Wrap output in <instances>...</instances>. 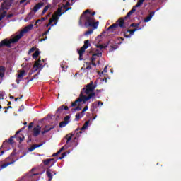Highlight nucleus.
Instances as JSON below:
<instances>
[{"mask_svg": "<svg viewBox=\"0 0 181 181\" xmlns=\"http://www.w3.org/2000/svg\"><path fill=\"white\" fill-rule=\"evenodd\" d=\"M12 6V2L8 1V0H4V2L1 4V8H0V13H2L4 12V9H9L11 6Z\"/></svg>", "mask_w": 181, "mask_h": 181, "instance_id": "nucleus-7", "label": "nucleus"}, {"mask_svg": "<svg viewBox=\"0 0 181 181\" xmlns=\"http://www.w3.org/2000/svg\"><path fill=\"white\" fill-rule=\"evenodd\" d=\"M25 2H26L25 5H28V4L30 3V1L29 0H21V1H20V4H25Z\"/></svg>", "mask_w": 181, "mask_h": 181, "instance_id": "nucleus-46", "label": "nucleus"}, {"mask_svg": "<svg viewBox=\"0 0 181 181\" xmlns=\"http://www.w3.org/2000/svg\"><path fill=\"white\" fill-rule=\"evenodd\" d=\"M35 170V168H32L30 172H29L25 175V179H28L29 181H37L36 180V176L39 175V173H33V172Z\"/></svg>", "mask_w": 181, "mask_h": 181, "instance_id": "nucleus-6", "label": "nucleus"}, {"mask_svg": "<svg viewBox=\"0 0 181 181\" xmlns=\"http://www.w3.org/2000/svg\"><path fill=\"white\" fill-rule=\"evenodd\" d=\"M34 15L35 14L33 13V11L30 12L28 15L26 16V18H25V21L28 22V21H30V19L33 18Z\"/></svg>", "mask_w": 181, "mask_h": 181, "instance_id": "nucleus-22", "label": "nucleus"}, {"mask_svg": "<svg viewBox=\"0 0 181 181\" xmlns=\"http://www.w3.org/2000/svg\"><path fill=\"white\" fill-rule=\"evenodd\" d=\"M66 125H67V122H61L59 123V128H64V127H66Z\"/></svg>", "mask_w": 181, "mask_h": 181, "instance_id": "nucleus-34", "label": "nucleus"}, {"mask_svg": "<svg viewBox=\"0 0 181 181\" xmlns=\"http://www.w3.org/2000/svg\"><path fill=\"white\" fill-rule=\"evenodd\" d=\"M0 71H1V73H5V66H0Z\"/></svg>", "mask_w": 181, "mask_h": 181, "instance_id": "nucleus-50", "label": "nucleus"}, {"mask_svg": "<svg viewBox=\"0 0 181 181\" xmlns=\"http://www.w3.org/2000/svg\"><path fill=\"white\" fill-rule=\"evenodd\" d=\"M83 117H84V114H81V112L77 113L75 116V121H79L80 118H83Z\"/></svg>", "mask_w": 181, "mask_h": 181, "instance_id": "nucleus-23", "label": "nucleus"}, {"mask_svg": "<svg viewBox=\"0 0 181 181\" xmlns=\"http://www.w3.org/2000/svg\"><path fill=\"white\" fill-rule=\"evenodd\" d=\"M52 7V4H47L43 9L42 15H45V12H47L49 8Z\"/></svg>", "mask_w": 181, "mask_h": 181, "instance_id": "nucleus-29", "label": "nucleus"}, {"mask_svg": "<svg viewBox=\"0 0 181 181\" xmlns=\"http://www.w3.org/2000/svg\"><path fill=\"white\" fill-rule=\"evenodd\" d=\"M31 128H33V123H30L28 125V129H30Z\"/></svg>", "mask_w": 181, "mask_h": 181, "instance_id": "nucleus-57", "label": "nucleus"}, {"mask_svg": "<svg viewBox=\"0 0 181 181\" xmlns=\"http://www.w3.org/2000/svg\"><path fill=\"white\" fill-rule=\"evenodd\" d=\"M144 2H145V0H139L136 5L134 6L133 7L136 9V8H139V6H142L144 4Z\"/></svg>", "mask_w": 181, "mask_h": 181, "instance_id": "nucleus-24", "label": "nucleus"}, {"mask_svg": "<svg viewBox=\"0 0 181 181\" xmlns=\"http://www.w3.org/2000/svg\"><path fill=\"white\" fill-rule=\"evenodd\" d=\"M54 128V127H51L49 129H45L44 130H42L41 132L42 135H45V134H47V132H49V131H52V129H53Z\"/></svg>", "mask_w": 181, "mask_h": 181, "instance_id": "nucleus-27", "label": "nucleus"}, {"mask_svg": "<svg viewBox=\"0 0 181 181\" xmlns=\"http://www.w3.org/2000/svg\"><path fill=\"white\" fill-rule=\"evenodd\" d=\"M12 16H13V14H8L7 18L9 19L10 18H12Z\"/></svg>", "mask_w": 181, "mask_h": 181, "instance_id": "nucleus-61", "label": "nucleus"}, {"mask_svg": "<svg viewBox=\"0 0 181 181\" xmlns=\"http://www.w3.org/2000/svg\"><path fill=\"white\" fill-rule=\"evenodd\" d=\"M21 111H23V105H21V107L18 109V112H21Z\"/></svg>", "mask_w": 181, "mask_h": 181, "instance_id": "nucleus-59", "label": "nucleus"}, {"mask_svg": "<svg viewBox=\"0 0 181 181\" xmlns=\"http://www.w3.org/2000/svg\"><path fill=\"white\" fill-rule=\"evenodd\" d=\"M21 131H22V130H19V131L16 132V133L14 136H11V139H13V138H16V135L18 134H19V132H21Z\"/></svg>", "mask_w": 181, "mask_h": 181, "instance_id": "nucleus-51", "label": "nucleus"}, {"mask_svg": "<svg viewBox=\"0 0 181 181\" xmlns=\"http://www.w3.org/2000/svg\"><path fill=\"white\" fill-rule=\"evenodd\" d=\"M42 129V127H40L39 125H37L33 129V136H39L40 134V131Z\"/></svg>", "mask_w": 181, "mask_h": 181, "instance_id": "nucleus-14", "label": "nucleus"}, {"mask_svg": "<svg viewBox=\"0 0 181 181\" xmlns=\"http://www.w3.org/2000/svg\"><path fill=\"white\" fill-rule=\"evenodd\" d=\"M96 47L98 48V49H100V50L99 51V52H101V49H106V47H108V45H96Z\"/></svg>", "mask_w": 181, "mask_h": 181, "instance_id": "nucleus-30", "label": "nucleus"}, {"mask_svg": "<svg viewBox=\"0 0 181 181\" xmlns=\"http://www.w3.org/2000/svg\"><path fill=\"white\" fill-rule=\"evenodd\" d=\"M5 16H6V11H3L1 13H0V21H2L4 18H5Z\"/></svg>", "mask_w": 181, "mask_h": 181, "instance_id": "nucleus-32", "label": "nucleus"}, {"mask_svg": "<svg viewBox=\"0 0 181 181\" xmlns=\"http://www.w3.org/2000/svg\"><path fill=\"white\" fill-rule=\"evenodd\" d=\"M51 29H52L51 28H48V30L43 33V36H45V38L41 39L40 42H45V40H46V39H47V34L49 33V32H50Z\"/></svg>", "mask_w": 181, "mask_h": 181, "instance_id": "nucleus-26", "label": "nucleus"}, {"mask_svg": "<svg viewBox=\"0 0 181 181\" xmlns=\"http://www.w3.org/2000/svg\"><path fill=\"white\" fill-rule=\"evenodd\" d=\"M43 5H45V3H43V2H40V3L37 4L33 9L34 13H36V12H37V11H39V9H40V8H42V6H43Z\"/></svg>", "mask_w": 181, "mask_h": 181, "instance_id": "nucleus-18", "label": "nucleus"}, {"mask_svg": "<svg viewBox=\"0 0 181 181\" xmlns=\"http://www.w3.org/2000/svg\"><path fill=\"white\" fill-rule=\"evenodd\" d=\"M117 28H118V25L113 23L110 27H108L105 31L103 32L102 34L104 35L107 33V35H108V33H114V32L117 30Z\"/></svg>", "mask_w": 181, "mask_h": 181, "instance_id": "nucleus-8", "label": "nucleus"}, {"mask_svg": "<svg viewBox=\"0 0 181 181\" xmlns=\"http://www.w3.org/2000/svg\"><path fill=\"white\" fill-rule=\"evenodd\" d=\"M103 56V52H98L95 54H92V57L90 58V62H95V57H101Z\"/></svg>", "mask_w": 181, "mask_h": 181, "instance_id": "nucleus-17", "label": "nucleus"}, {"mask_svg": "<svg viewBox=\"0 0 181 181\" xmlns=\"http://www.w3.org/2000/svg\"><path fill=\"white\" fill-rule=\"evenodd\" d=\"M130 26H131L132 28H137V29H139V28H138V26H139V23H132V24L130 25Z\"/></svg>", "mask_w": 181, "mask_h": 181, "instance_id": "nucleus-43", "label": "nucleus"}, {"mask_svg": "<svg viewBox=\"0 0 181 181\" xmlns=\"http://www.w3.org/2000/svg\"><path fill=\"white\" fill-rule=\"evenodd\" d=\"M32 29H33V24H30L27 25L23 30L20 32L18 35L14 36V37L10 40L8 38L3 40L0 42V47H4V46H6V47H12L11 45L19 42V40L23 37V34L28 33V32H29V30H32Z\"/></svg>", "mask_w": 181, "mask_h": 181, "instance_id": "nucleus-3", "label": "nucleus"}, {"mask_svg": "<svg viewBox=\"0 0 181 181\" xmlns=\"http://www.w3.org/2000/svg\"><path fill=\"white\" fill-rule=\"evenodd\" d=\"M7 144H10V145L13 144V139L10 137V139H8V141H7Z\"/></svg>", "mask_w": 181, "mask_h": 181, "instance_id": "nucleus-48", "label": "nucleus"}, {"mask_svg": "<svg viewBox=\"0 0 181 181\" xmlns=\"http://www.w3.org/2000/svg\"><path fill=\"white\" fill-rule=\"evenodd\" d=\"M39 69H43V66H42V63H40V59H38L37 61H36L35 64L33 65V73L37 71Z\"/></svg>", "mask_w": 181, "mask_h": 181, "instance_id": "nucleus-12", "label": "nucleus"}, {"mask_svg": "<svg viewBox=\"0 0 181 181\" xmlns=\"http://www.w3.org/2000/svg\"><path fill=\"white\" fill-rule=\"evenodd\" d=\"M52 5H53V6H56V5H57V0H53Z\"/></svg>", "mask_w": 181, "mask_h": 181, "instance_id": "nucleus-52", "label": "nucleus"}, {"mask_svg": "<svg viewBox=\"0 0 181 181\" xmlns=\"http://www.w3.org/2000/svg\"><path fill=\"white\" fill-rule=\"evenodd\" d=\"M57 155H59V153L57 152V153H54L52 154V156L54 157V156H57Z\"/></svg>", "mask_w": 181, "mask_h": 181, "instance_id": "nucleus-64", "label": "nucleus"}, {"mask_svg": "<svg viewBox=\"0 0 181 181\" xmlns=\"http://www.w3.org/2000/svg\"><path fill=\"white\" fill-rule=\"evenodd\" d=\"M21 81H22V78H18L16 80V82L17 83V84H19V83H21Z\"/></svg>", "mask_w": 181, "mask_h": 181, "instance_id": "nucleus-55", "label": "nucleus"}, {"mask_svg": "<svg viewBox=\"0 0 181 181\" xmlns=\"http://www.w3.org/2000/svg\"><path fill=\"white\" fill-rule=\"evenodd\" d=\"M39 74H40V71L39 72H37L35 75H34L31 79L29 80V81H33V80H35V78H36V77H37L39 76Z\"/></svg>", "mask_w": 181, "mask_h": 181, "instance_id": "nucleus-39", "label": "nucleus"}, {"mask_svg": "<svg viewBox=\"0 0 181 181\" xmlns=\"http://www.w3.org/2000/svg\"><path fill=\"white\" fill-rule=\"evenodd\" d=\"M35 50H36V47H33L31 49H29L28 54H30V53H33V52H35Z\"/></svg>", "mask_w": 181, "mask_h": 181, "instance_id": "nucleus-41", "label": "nucleus"}, {"mask_svg": "<svg viewBox=\"0 0 181 181\" xmlns=\"http://www.w3.org/2000/svg\"><path fill=\"white\" fill-rule=\"evenodd\" d=\"M91 46L90 43V40H87L84 41V45L81 47L80 50H78V53L79 54V60H83V56H84V53L86 52V49H88Z\"/></svg>", "mask_w": 181, "mask_h": 181, "instance_id": "nucleus-5", "label": "nucleus"}, {"mask_svg": "<svg viewBox=\"0 0 181 181\" xmlns=\"http://www.w3.org/2000/svg\"><path fill=\"white\" fill-rule=\"evenodd\" d=\"M63 110H64V105H62V106H60V107L57 110V112H62V111H63Z\"/></svg>", "mask_w": 181, "mask_h": 181, "instance_id": "nucleus-40", "label": "nucleus"}, {"mask_svg": "<svg viewBox=\"0 0 181 181\" xmlns=\"http://www.w3.org/2000/svg\"><path fill=\"white\" fill-rule=\"evenodd\" d=\"M136 11V8L135 7L133 6L132 9L127 13V14L126 15V16L124 17L125 19H128V18H129L131 16V15H132V13H134V12Z\"/></svg>", "mask_w": 181, "mask_h": 181, "instance_id": "nucleus-21", "label": "nucleus"}, {"mask_svg": "<svg viewBox=\"0 0 181 181\" xmlns=\"http://www.w3.org/2000/svg\"><path fill=\"white\" fill-rule=\"evenodd\" d=\"M40 54V52L35 51L34 54H33V59H37L39 57V55Z\"/></svg>", "mask_w": 181, "mask_h": 181, "instance_id": "nucleus-33", "label": "nucleus"}, {"mask_svg": "<svg viewBox=\"0 0 181 181\" xmlns=\"http://www.w3.org/2000/svg\"><path fill=\"white\" fill-rule=\"evenodd\" d=\"M71 112H76V111H81V107L80 105L76 106L75 108L71 109Z\"/></svg>", "mask_w": 181, "mask_h": 181, "instance_id": "nucleus-31", "label": "nucleus"}, {"mask_svg": "<svg viewBox=\"0 0 181 181\" xmlns=\"http://www.w3.org/2000/svg\"><path fill=\"white\" fill-rule=\"evenodd\" d=\"M54 19H55V18H52L49 19V22L48 24L47 25V28H49V26H50V25H53V24H52V22H56Z\"/></svg>", "mask_w": 181, "mask_h": 181, "instance_id": "nucleus-38", "label": "nucleus"}, {"mask_svg": "<svg viewBox=\"0 0 181 181\" xmlns=\"http://www.w3.org/2000/svg\"><path fill=\"white\" fill-rule=\"evenodd\" d=\"M100 105H104V103L101 101H98V107H100Z\"/></svg>", "mask_w": 181, "mask_h": 181, "instance_id": "nucleus-53", "label": "nucleus"}, {"mask_svg": "<svg viewBox=\"0 0 181 181\" xmlns=\"http://www.w3.org/2000/svg\"><path fill=\"white\" fill-rule=\"evenodd\" d=\"M153 16H155V11H151L149 15L145 18L144 19V22H149L151 21V19H152V18H153Z\"/></svg>", "mask_w": 181, "mask_h": 181, "instance_id": "nucleus-19", "label": "nucleus"}, {"mask_svg": "<svg viewBox=\"0 0 181 181\" xmlns=\"http://www.w3.org/2000/svg\"><path fill=\"white\" fill-rule=\"evenodd\" d=\"M48 170H50L49 173H50V175H57V172L53 170L52 169H50V168H47V172H48Z\"/></svg>", "mask_w": 181, "mask_h": 181, "instance_id": "nucleus-37", "label": "nucleus"}, {"mask_svg": "<svg viewBox=\"0 0 181 181\" xmlns=\"http://www.w3.org/2000/svg\"><path fill=\"white\" fill-rule=\"evenodd\" d=\"M19 74L17 76V78H23V76H25V73L26 71L25 70L23 71H18Z\"/></svg>", "mask_w": 181, "mask_h": 181, "instance_id": "nucleus-25", "label": "nucleus"}, {"mask_svg": "<svg viewBox=\"0 0 181 181\" xmlns=\"http://www.w3.org/2000/svg\"><path fill=\"white\" fill-rule=\"evenodd\" d=\"M46 175L48 177V181H52V179H53V175L50 174V170H49L48 171H46Z\"/></svg>", "mask_w": 181, "mask_h": 181, "instance_id": "nucleus-28", "label": "nucleus"}, {"mask_svg": "<svg viewBox=\"0 0 181 181\" xmlns=\"http://www.w3.org/2000/svg\"><path fill=\"white\" fill-rule=\"evenodd\" d=\"M86 69V70H90L91 69V66L90 65H88Z\"/></svg>", "mask_w": 181, "mask_h": 181, "instance_id": "nucleus-63", "label": "nucleus"}, {"mask_svg": "<svg viewBox=\"0 0 181 181\" xmlns=\"http://www.w3.org/2000/svg\"><path fill=\"white\" fill-rule=\"evenodd\" d=\"M8 145V140H6L3 142V144L1 146V148H6V146Z\"/></svg>", "mask_w": 181, "mask_h": 181, "instance_id": "nucleus-44", "label": "nucleus"}, {"mask_svg": "<svg viewBox=\"0 0 181 181\" xmlns=\"http://www.w3.org/2000/svg\"><path fill=\"white\" fill-rule=\"evenodd\" d=\"M69 119H70V116H66L64 118V122H67V124H69Z\"/></svg>", "mask_w": 181, "mask_h": 181, "instance_id": "nucleus-42", "label": "nucleus"}, {"mask_svg": "<svg viewBox=\"0 0 181 181\" xmlns=\"http://www.w3.org/2000/svg\"><path fill=\"white\" fill-rule=\"evenodd\" d=\"M70 107H69L68 106H64V110H65V111H69V110H70Z\"/></svg>", "mask_w": 181, "mask_h": 181, "instance_id": "nucleus-56", "label": "nucleus"}, {"mask_svg": "<svg viewBox=\"0 0 181 181\" xmlns=\"http://www.w3.org/2000/svg\"><path fill=\"white\" fill-rule=\"evenodd\" d=\"M66 156H67V153L64 152L62 153V156L59 158V159L60 160L64 159V158L66 157Z\"/></svg>", "mask_w": 181, "mask_h": 181, "instance_id": "nucleus-45", "label": "nucleus"}, {"mask_svg": "<svg viewBox=\"0 0 181 181\" xmlns=\"http://www.w3.org/2000/svg\"><path fill=\"white\" fill-rule=\"evenodd\" d=\"M62 8H58L57 11L54 13L52 16V19H54L55 23L52 25V26H55V25H57V22L59 21V16H62Z\"/></svg>", "mask_w": 181, "mask_h": 181, "instance_id": "nucleus-9", "label": "nucleus"}, {"mask_svg": "<svg viewBox=\"0 0 181 181\" xmlns=\"http://www.w3.org/2000/svg\"><path fill=\"white\" fill-rule=\"evenodd\" d=\"M87 110H88V106H86L83 109V110H82V112H81V114H83L84 115H85V112L86 111H87Z\"/></svg>", "mask_w": 181, "mask_h": 181, "instance_id": "nucleus-47", "label": "nucleus"}, {"mask_svg": "<svg viewBox=\"0 0 181 181\" xmlns=\"http://www.w3.org/2000/svg\"><path fill=\"white\" fill-rule=\"evenodd\" d=\"M19 139V141H20V143L22 142V141H23V139H25V137L23 136V137H18Z\"/></svg>", "mask_w": 181, "mask_h": 181, "instance_id": "nucleus-60", "label": "nucleus"}, {"mask_svg": "<svg viewBox=\"0 0 181 181\" xmlns=\"http://www.w3.org/2000/svg\"><path fill=\"white\" fill-rule=\"evenodd\" d=\"M81 103H83V100H81V98H78L74 102H72L71 103L69 108H72V107H77L78 105H81Z\"/></svg>", "mask_w": 181, "mask_h": 181, "instance_id": "nucleus-15", "label": "nucleus"}, {"mask_svg": "<svg viewBox=\"0 0 181 181\" xmlns=\"http://www.w3.org/2000/svg\"><path fill=\"white\" fill-rule=\"evenodd\" d=\"M64 148H67V144L64 145L62 148H61L60 149L63 151H64Z\"/></svg>", "mask_w": 181, "mask_h": 181, "instance_id": "nucleus-62", "label": "nucleus"}, {"mask_svg": "<svg viewBox=\"0 0 181 181\" xmlns=\"http://www.w3.org/2000/svg\"><path fill=\"white\" fill-rule=\"evenodd\" d=\"M139 29H141V28H136L133 30H127V31H125L124 33V37H127V38L131 37L132 36V35H134L135 33V32H136V30H139Z\"/></svg>", "mask_w": 181, "mask_h": 181, "instance_id": "nucleus-11", "label": "nucleus"}, {"mask_svg": "<svg viewBox=\"0 0 181 181\" xmlns=\"http://www.w3.org/2000/svg\"><path fill=\"white\" fill-rule=\"evenodd\" d=\"M125 18L124 17H121L117 20V21L115 23V25H117V28H125L127 26L125 25Z\"/></svg>", "mask_w": 181, "mask_h": 181, "instance_id": "nucleus-10", "label": "nucleus"}, {"mask_svg": "<svg viewBox=\"0 0 181 181\" xmlns=\"http://www.w3.org/2000/svg\"><path fill=\"white\" fill-rule=\"evenodd\" d=\"M4 76H5V73L4 72H0L1 78H4Z\"/></svg>", "mask_w": 181, "mask_h": 181, "instance_id": "nucleus-58", "label": "nucleus"}, {"mask_svg": "<svg viewBox=\"0 0 181 181\" xmlns=\"http://www.w3.org/2000/svg\"><path fill=\"white\" fill-rule=\"evenodd\" d=\"M93 32H94V30L93 29H90V30H88V31H86L85 33V35L88 36V35H91L93 33Z\"/></svg>", "mask_w": 181, "mask_h": 181, "instance_id": "nucleus-35", "label": "nucleus"}, {"mask_svg": "<svg viewBox=\"0 0 181 181\" xmlns=\"http://www.w3.org/2000/svg\"><path fill=\"white\" fill-rule=\"evenodd\" d=\"M50 162H52L49 168H52L57 162V159L56 160L55 158H47L45 160H43V163L45 166H47Z\"/></svg>", "mask_w": 181, "mask_h": 181, "instance_id": "nucleus-13", "label": "nucleus"}, {"mask_svg": "<svg viewBox=\"0 0 181 181\" xmlns=\"http://www.w3.org/2000/svg\"><path fill=\"white\" fill-rule=\"evenodd\" d=\"M13 163H15V160L6 163H4V162L0 161V171H1L2 169H5V168H8L9 165H13Z\"/></svg>", "mask_w": 181, "mask_h": 181, "instance_id": "nucleus-16", "label": "nucleus"}, {"mask_svg": "<svg viewBox=\"0 0 181 181\" xmlns=\"http://www.w3.org/2000/svg\"><path fill=\"white\" fill-rule=\"evenodd\" d=\"M94 15H95V12L91 13L88 9L86 10L81 16L79 24L81 25V23L84 22L86 28H93V29H97V28H98L99 22H95Z\"/></svg>", "mask_w": 181, "mask_h": 181, "instance_id": "nucleus-2", "label": "nucleus"}, {"mask_svg": "<svg viewBox=\"0 0 181 181\" xmlns=\"http://www.w3.org/2000/svg\"><path fill=\"white\" fill-rule=\"evenodd\" d=\"M108 68V66H105V68H104V69H103V71L102 72V74H103V73H107V69Z\"/></svg>", "mask_w": 181, "mask_h": 181, "instance_id": "nucleus-54", "label": "nucleus"}, {"mask_svg": "<svg viewBox=\"0 0 181 181\" xmlns=\"http://www.w3.org/2000/svg\"><path fill=\"white\" fill-rule=\"evenodd\" d=\"M43 145V144H33V146H31V147L28 149L29 152H33V151H35V149H36V148H40V146H42Z\"/></svg>", "mask_w": 181, "mask_h": 181, "instance_id": "nucleus-20", "label": "nucleus"}, {"mask_svg": "<svg viewBox=\"0 0 181 181\" xmlns=\"http://www.w3.org/2000/svg\"><path fill=\"white\" fill-rule=\"evenodd\" d=\"M90 122L87 121L84 123L83 126L81 128H78L76 129L74 132V134H68L65 138L66 139V145H69V144H70V141H71V138H73V135H75V139L76 138H80V136H81V134H83V131H85V129H87V128H88V124Z\"/></svg>", "mask_w": 181, "mask_h": 181, "instance_id": "nucleus-4", "label": "nucleus"}, {"mask_svg": "<svg viewBox=\"0 0 181 181\" xmlns=\"http://www.w3.org/2000/svg\"><path fill=\"white\" fill-rule=\"evenodd\" d=\"M46 19H47V18L42 17L40 19H38L35 21V25L40 22H43V21H46Z\"/></svg>", "mask_w": 181, "mask_h": 181, "instance_id": "nucleus-36", "label": "nucleus"}, {"mask_svg": "<svg viewBox=\"0 0 181 181\" xmlns=\"http://www.w3.org/2000/svg\"><path fill=\"white\" fill-rule=\"evenodd\" d=\"M97 88V81L93 82L90 81L88 84L86 86V88H83L81 93L79 95V98H81L83 104H86L88 100H91L93 98V101H94V98H95V93H94V90Z\"/></svg>", "mask_w": 181, "mask_h": 181, "instance_id": "nucleus-1", "label": "nucleus"}, {"mask_svg": "<svg viewBox=\"0 0 181 181\" xmlns=\"http://www.w3.org/2000/svg\"><path fill=\"white\" fill-rule=\"evenodd\" d=\"M70 2L69 1H67L66 5L64 6V9H67V8H69V6H70Z\"/></svg>", "mask_w": 181, "mask_h": 181, "instance_id": "nucleus-49", "label": "nucleus"}]
</instances>
